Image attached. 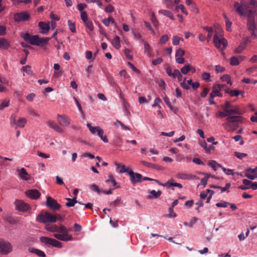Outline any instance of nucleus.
<instances>
[{"label": "nucleus", "mask_w": 257, "mask_h": 257, "mask_svg": "<svg viewBox=\"0 0 257 257\" xmlns=\"http://www.w3.org/2000/svg\"><path fill=\"white\" fill-rule=\"evenodd\" d=\"M115 164L117 168H120L119 171L120 173H123L124 172H127L128 173V172L131 170L129 168H126L125 166L123 165H120L119 164L117 163H115Z\"/></svg>", "instance_id": "obj_26"}, {"label": "nucleus", "mask_w": 257, "mask_h": 257, "mask_svg": "<svg viewBox=\"0 0 257 257\" xmlns=\"http://www.w3.org/2000/svg\"><path fill=\"white\" fill-rule=\"evenodd\" d=\"M213 39L214 43L216 48L221 49H224L226 48L227 45V42L225 38H222L219 39L217 35L215 34L214 36Z\"/></svg>", "instance_id": "obj_9"}, {"label": "nucleus", "mask_w": 257, "mask_h": 257, "mask_svg": "<svg viewBox=\"0 0 257 257\" xmlns=\"http://www.w3.org/2000/svg\"><path fill=\"white\" fill-rule=\"evenodd\" d=\"M39 26L41 29V33L42 34H46L48 33L50 29L49 22L46 23L43 22H40L39 23Z\"/></svg>", "instance_id": "obj_19"}, {"label": "nucleus", "mask_w": 257, "mask_h": 257, "mask_svg": "<svg viewBox=\"0 0 257 257\" xmlns=\"http://www.w3.org/2000/svg\"><path fill=\"white\" fill-rule=\"evenodd\" d=\"M159 13L160 14H161L165 16H167L168 17L170 18L171 20H174V17H173V14L169 11L162 10H160L159 11Z\"/></svg>", "instance_id": "obj_34"}, {"label": "nucleus", "mask_w": 257, "mask_h": 257, "mask_svg": "<svg viewBox=\"0 0 257 257\" xmlns=\"http://www.w3.org/2000/svg\"><path fill=\"white\" fill-rule=\"evenodd\" d=\"M234 7L235 8L236 12L240 16H244L245 15L247 16V14L249 10H247L248 7L245 4H239L238 2H235Z\"/></svg>", "instance_id": "obj_5"}, {"label": "nucleus", "mask_w": 257, "mask_h": 257, "mask_svg": "<svg viewBox=\"0 0 257 257\" xmlns=\"http://www.w3.org/2000/svg\"><path fill=\"white\" fill-rule=\"evenodd\" d=\"M217 163L215 161H211L208 162V165L210 167H211L214 171L216 170V165H217Z\"/></svg>", "instance_id": "obj_55"}, {"label": "nucleus", "mask_w": 257, "mask_h": 257, "mask_svg": "<svg viewBox=\"0 0 257 257\" xmlns=\"http://www.w3.org/2000/svg\"><path fill=\"white\" fill-rule=\"evenodd\" d=\"M173 181L174 180L173 179H171L169 180L166 183L162 184V186L165 187L167 185H169L170 186L178 187L179 188H182V185L181 184L178 183H174Z\"/></svg>", "instance_id": "obj_22"}, {"label": "nucleus", "mask_w": 257, "mask_h": 257, "mask_svg": "<svg viewBox=\"0 0 257 257\" xmlns=\"http://www.w3.org/2000/svg\"><path fill=\"white\" fill-rule=\"evenodd\" d=\"M225 69L224 67L218 65L215 66V71L217 73L223 72Z\"/></svg>", "instance_id": "obj_58"}, {"label": "nucleus", "mask_w": 257, "mask_h": 257, "mask_svg": "<svg viewBox=\"0 0 257 257\" xmlns=\"http://www.w3.org/2000/svg\"><path fill=\"white\" fill-rule=\"evenodd\" d=\"M224 91L226 93L229 94L230 96H238L240 94L243 93V91L238 90H230L226 85Z\"/></svg>", "instance_id": "obj_20"}, {"label": "nucleus", "mask_w": 257, "mask_h": 257, "mask_svg": "<svg viewBox=\"0 0 257 257\" xmlns=\"http://www.w3.org/2000/svg\"><path fill=\"white\" fill-rule=\"evenodd\" d=\"M66 199L68 201L67 203H66V206L70 207L74 206L75 203H77L78 202L76 200V197H74L73 198H66Z\"/></svg>", "instance_id": "obj_29"}, {"label": "nucleus", "mask_w": 257, "mask_h": 257, "mask_svg": "<svg viewBox=\"0 0 257 257\" xmlns=\"http://www.w3.org/2000/svg\"><path fill=\"white\" fill-rule=\"evenodd\" d=\"M22 37L26 42H29L31 45L39 46L38 35L31 36L29 33H26L23 35Z\"/></svg>", "instance_id": "obj_7"}, {"label": "nucleus", "mask_w": 257, "mask_h": 257, "mask_svg": "<svg viewBox=\"0 0 257 257\" xmlns=\"http://www.w3.org/2000/svg\"><path fill=\"white\" fill-rule=\"evenodd\" d=\"M233 111L234 113V114H236L237 115L239 116V115L242 114V112L240 110L239 107L238 106L235 105L233 107Z\"/></svg>", "instance_id": "obj_47"}, {"label": "nucleus", "mask_w": 257, "mask_h": 257, "mask_svg": "<svg viewBox=\"0 0 257 257\" xmlns=\"http://www.w3.org/2000/svg\"><path fill=\"white\" fill-rule=\"evenodd\" d=\"M128 174L130 177L131 181L133 184L141 181L142 178L141 174L135 173L132 170H130V171L128 172Z\"/></svg>", "instance_id": "obj_12"}, {"label": "nucleus", "mask_w": 257, "mask_h": 257, "mask_svg": "<svg viewBox=\"0 0 257 257\" xmlns=\"http://www.w3.org/2000/svg\"><path fill=\"white\" fill-rule=\"evenodd\" d=\"M166 73L169 76L172 77L174 78H175V69L174 70V71L173 72L172 69L170 67H168L166 68Z\"/></svg>", "instance_id": "obj_48"}, {"label": "nucleus", "mask_w": 257, "mask_h": 257, "mask_svg": "<svg viewBox=\"0 0 257 257\" xmlns=\"http://www.w3.org/2000/svg\"><path fill=\"white\" fill-rule=\"evenodd\" d=\"M52 238H50L46 236H41L40 238V241L44 243L47 246L51 245L52 244Z\"/></svg>", "instance_id": "obj_23"}, {"label": "nucleus", "mask_w": 257, "mask_h": 257, "mask_svg": "<svg viewBox=\"0 0 257 257\" xmlns=\"http://www.w3.org/2000/svg\"><path fill=\"white\" fill-rule=\"evenodd\" d=\"M141 163L142 164H143V165H144L146 167H149V168H155V167H156V165L151 164V163H149V162L144 161H142L141 162Z\"/></svg>", "instance_id": "obj_60"}, {"label": "nucleus", "mask_w": 257, "mask_h": 257, "mask_svg": "<svg viewBox=\"0 0 257 257\" xmlns=\"http://www.w3.org/2000/svg\"><path fill=\"white\" fill-rule=\"evenodd\" d=\"M127 65L134 71L137 73H140L141 71L138 69H137L132 63L128 62H127Z\"/></svg>", "instance_id": "obj_61"}, {"label": "nucleus", "mask_w": 257, "mask_h": 257, "mask_svg": "<svg viewBox=\"0 0 257 257\" xmlns=\"http://www.w3.org/2000/svg\"><path fill=\"white\" fill-rule=\"evenodd\" d=\"M22 70L31 76L34 75L33 72L31 69V67L30 65H27L26 66L23 67Z\"/></svg>", "instance_id": "obj_38"}, {"label": "nucleus", "mask_w": 257, "mask_h": 257, "mask_svg": "<svg viewBox=\"0 0 257 257\" xmlns=\"http://www.w3.org/2000/svg\"><path fill=\"white\" fill-rule=\"evenodd\" d=\"M246 171L250 173H247L245 174V176L247 178L250 180H253L254 178H257V173H256L257 171V167L255 169L248 168L246 170Z\"/></svg>", "instance_id": "obj_15"}, {"label": "nucleus", "mask_w": 257, "mask_h": 257, "mask_svg": "<svg viewBox=\"0 0 257 257\" xmlns=\"http://www.w3.org/2000/svg\"><path fill=\"white\" fill-rule=\"evenodd\" d=\"M168 40H169V37H168V35H164L161 37V38L160 39V43L161 44H164L166 42H167L168 41Z\"/></svg>", "instance_id": "obj_52"}, {"label": "nucleus", "mask_w": 257, "mask_h": 257, "mask_svg": "<svg viewBox=\"0 0 257 257\" xmlns=\"http://www.w3.org/2000/svg\"><path fill=\"white\" fill-rule=\"evenodd\" d=\"M15 204L17 209L20 211H27L30 209L29 205L22 200H17L15 202Z\"/></svg>", "instance_id": "obj_11"}, {"label": "nucleus", "mask_w": 257, "mask_h": 257, "mask_svg": "<svg viewBox=\"0 0 257 257\" xmlns=\"http://www.w3.org/2000/svg\"><path fill=\"white\" fill-rule=\"evenodd\" d=\"M27 120L25 118H20L17 122L16 124L19 127H24L26 123Z\"/></svg>", "instance_id": "obj_35"}, {"label": "nucleus", "mask_w": 257, "mask_h": 257, "mask_svg": "<svg viewBox=\"0 0 257 257\" xmlns=\"http://www.w3.org/2000/svg\"><path fill=\"white\" fill-rule=\"evenodd\" d=\"M46 205L47 207L53 210H58L61 208V205L57 201L50 196L47 197Z\"/></svg>", "instance_id": "obj_8"}, {"label": "nucleus", "mask_w": 257, "mask_h": 257, "mask_svg": "<svg viewBox=\"0 0 257 257\" xmlns=\"http://www.w3.org/2000/svg\"><path fill=\"white\" fill-rule=\"evenodd\" d=\"M181 40V38L179 37L178 36H175L173 38L172 40V43L174 45H178L180 43V41Z\"/></svg>", "instance_id": "obj_49"}, {"label": "nucleus", "mask_w": 257, "mask_h": 257, "mask_svg": "<svg viewBox=\"0 0 257 257\" xmlns=\"http://www.w3.org/2000/svg\"><path fill=\"white\" fill-rule=\"evenodd\" d=\"M191 176L189 175L188 174H179L177 175V178L182 179H187L191 178Z\"/></svg>", "instance_id": "obj_57"}, {"label": "nucleus", "mask_w": 257, "mask_h": 257, "mask_svg": "<svg viewBox=\"0 0 257 257\" xmlns=\"http://www.w3.org/2000/svg\"><path fill=\"white\" fill-rule=\"evenodd\" d=\"M162 194V192L160 190H158L156 192L155 190H152L150 192V195H149L148 198L153 199V198H158Z\"/></svg>", "instance_id": "obj_27"}, {"label": "nucleus", "mask_w": 257, "mask_h": 257, "mask_svg": "<svg viewBox=\"0 0 257 257\" xmlns=\"http://www.w3.org/2000/svg\"><path fill=\"white\" fill-rule=\"evenodd\" d=\"M151 22L154 25V27L156 28H157L159 26V22L154 14V13L152 14V17H151Z\"/></svg>", "instance_id": "obj_41"}, {"label": "nucleus", "mask_w": 257, "mask_h": 257, "mask_svg": "<svg viewBox=\"0 0 257 257\" xmlns=\"http://www.w3.org/2000/svg\"><path fill=\"white\" fill-rule=\"evenodd\" d=\"M254 12L252 10H249L247 14V23L246 27L248 31L250 32V34L252 37H256L257 35L255 34L254 30L256 29V25L255 23V20L253 14Z\"/></svg>", "instance_id": "obj_2"}, {"label": "nucleus", "mask_w": 257, "mask_h": 257, "mask_svg": "<svg viewBox=\"0 0 257 257\" xmlns=\"http://www.w3.org/2000/svg\"><path fill=\"white\" fill-rule=\"evenodd\" d=\"M112 44L116 49H118L120 47V39L118 36H116L113 38Z\"/></svg>", "instance_id": "obj_28"}, {"label": "nucleus", "mask_w": 257, "mask_h": 257, "mask_svg": "<svg viewBox=\"0 0 257 257\" xmlns=\"http://www.w3.org/2000/svg\"><path fill=\"white\" fill-rule=\"evenodd\" d=\"M185 54V51L181 49V48H179V49H178L176 52V54H175V56L176 57H182Z\"/></svg>", "instance_id": "obj_51"}, {"label": "nucleus", "mask_w": 257, "mask_h": 257, "mask_svg": "<svg viewBox=\"0 0 257 257\" xmlns=\"http://www.w3.org/2000/svg\"><path fill=\"white\" fill-rule=\"evenodd\" d=\"M225 22H226V30L229 32L231 31V24H232L231 22L228 20V19H226V21Z\"/></svg>", "instance_id": "obj_64"}, {"label": "nucleus", "mask_w": 257, "mask_h": 257, "mask_svg": "<svg viewBox=\"0 0 257 257\" xmlns=\"http://www.w3.org/2000/svg\"><path fill=\"white\" fill-rule=\"evenodd\" d=\"M51 245L58 248H61L62 247V243L60 241L53 238L52 239Z\"/></svg>", "instance_id": "obj_40"}, {"label": "nucleus", "mask_w": 257, "mask_h": 257, "mask_svg": "<svg viewBox=\"0 0 257 257\" xmlns=\"http://www.w3.org/2000/svg\"><path fill=\"white\" fill-rule=\"evenodd\" d=\"M68 25H69V28L70 30V31L72 32V33H75L76 32V29H75V23H73L71 21H70V20H69L68 21Z\"/></svg>", "instance_id": "obj_46"}, {"label": "nucleus", "mask_w": 257, "mask_h": 257, "mask_svg": "<svg viewBox=\"0 0 257 257\" xmlns=\"http://www.w3.org/2000/svg\"><path fill=\"white\" fill-rule=\"evenodd\" d=\"M177 77L179 81H181L182 79V75L178 69H175V78Z\"/></svg>", "instance_id": "obj_50"}, {"label": "nucleus", "mask_w": 257, "mask_h": 257, "mask_svg": "<svg viewBox=\"0 0 257 257\" xmlns=\"http://www.w3.org/2000/svg\"><path fill=\"white\" fill-rule=\"evenodd\" d=\"M14 4L24 3L29 4L32 2V0H11Z\"/></svg>", "instance_id": "obj_54"}, {"label": "nucleus", "mask_w": 257, "mask_h": 257, "mask_svg": "<svg viewBox=\"0 0 257 257\" xmlns=\"http://www.w3.org/2000/svg\"><path fill=\"white\" fill-rule=\"evenodd\" d=\"M30 18V15L27 12L16 13L14 15V20L17 22L28 21L29 20Z\"/></svg>", "instance_id": "obj_10"}, {"label": "nucleus", "mask_w": 257, "mask_h": 257, "mask_svg": "<svg viewBox=\"0 0 257 257\" xmlns=\"http://www.w3.org/2000/svg\"><path fill=\"white\" fill-rule=\"evenodd\" d=\"M10 46L9 42L7 40L3 38L0 39V48L7 49Z\"/></svg>", "instance_id": "obj_24"}, {"label": "nucleus", "mask_w": 257, "mask_h": 257, "mask_svg": "<svg viewBox=\"0 0 257 257\" xmlns=\"http://www.w3.org/2000/svg\"><path fill=\"white\" fill-rule=\"evenodd\" d=\"M114 125L116 127H118V125H119L124 130H130V128L127 126L125 125L123 123L118 120H116V121L114 122Z\"/></svg>", "instance_id": "obj_42"}, {"label": "nucleus", "mask_w": 257, "mask_h": 257, "mask_svg": "<svg viewBox=\"0 0 257 257\" xmlns=\"http://www.w3.org/2000/svg\"><path fill=\"white\" fill-rule=\"evenodd\" d=\"M97 133L98 136L104 143H107L108 142L107 137L106 136H103L104 132L101 128L99 127Z\"/></svg>", "instance_id": "obj_30"}, {"label": "nucleus", "mask_w": 257, "mask_h": 257, "mask_svg": "<svg viewBox=\"0 0 257 257\" xmlns=\"http://www.w3.org/2000/svg\"><path fill=\"white\" fill-rule=\"evenodd\" d=\"M27 196L33 199H37L40 196L41 193L37 189L29 190L25 192Z\"/></svg>", "instance_id": "obj_13"}, {"label": "nucleus", "mask_w": 257, "mask_h": 257, "mask_svg": "<svg viewBox=\"0 0 257 257\" xmlns=\"http://www.w3.org/2000/svg\"><path fill=\"white\" fill-rule=\"evenodd\" d=\"M87 126L89 128L90 132L92 134H94L95 133H97L99 126H92L90 123L87 124Z\"/></svg>", "instance_id": "obj_39"}, {"label": "nucleus", "mask_w": 257, "mask_h": 257, "mask_svg": "<svg viewBox=\"0 0 257 257\" xmlns=\"http://www.w3.org/2000/svg\"><path fill=\"white\" fill-rule=\"evenodd\" d=\"M124 53L128 59L132 60L133 59V56L130 55V53H131V51L130 50L126 49L124 50Z\"/></svg>", "instance_id": "obj_59"}, {"label": "nucleus", "mask_w": 257, "mask_h": 257, "mask_svg": "<svg viewBox=\"0 0 257 257\" xmlns=\"http://www.w3.org/2000/svg\"><path fill=\"white\" fill-rule=\"evenodd\" d=\"M49 125L50 127L53 128L54 130H55L57 132H58V133H62L63 132V130L60 127V126H59L56 123H55L53 122H50L49 123Z\"/></svg>", "instance_id": "obj_31"}, {"label": "nucleus", "mask_w": 257, "mask_h": 257, "mask_svg": "<svg viewBox=\"0 0 257 257\" xmlns=\"http://www.w3.org/2000/svg\"><path fill=\"white\" fill-rule=\"evenodd\" d=\"M12 250V246L11 244L5 241L4 240L0 239V253L3 254H6L11 252Z\"/></svg>", "instance_id": "obj_6"}, {"label": "nucleus", "mask_w": 257, "mask_h": 257, "mask_svg": "<svg viewBox=\"0 0 257 257\" xmlns=\"http://www.w3.org/2000/svg\"><path fill=\"white\" fill-rule=\"evenodd\" d=\"M202 78L205 81H210V74L209 73L205 72L202 74Z\"/></svg>", "instance_id": "obj_56"}, {"label": "nucleus", "mask_w": 257, "mask_h": 257, "mask_svg": "<svg viewBox=\"0 0 257 257\" xmlns=\"http://www.w3.org/2000/svg\"><path fill=\"white\" fill-rule=\"evenodd\" d=\"M58 121L59 124L62 126H68L70 124L69 120L63 115H58Z\"/></svg>", "instance_id": "obj_17"}, {"label": "nucleus", "mask_w": 257, "mask_h": 257, "mask_svg": "<svg viewBox=\"0 0 257 257\" xmlns=\"http://www.w3.org/2000/svg\"><path fill=\"white\" fill-rule=\"evenodd\" d=\"M19 177L25 181H30L32 179L31 176L29 174L24 168L18 170Z\"/></svg>", "instance_id": "obj_14"}, {"label": "nucleus", "mask_w": 257, "mask_h": 257, "mask_svg": "<svg viewBox=\"0 0 257 257\" xmlns=\"http://www.w3.org/2000/svg\"><path fill=\"white\" fill-rule=\"evenodd\" d=\"M109 179H107L106 181V182L107 183H108V182H111L113 184V186L115 187H117L116 186L117 185V183L116 182V181H115V180L114 179V178H113V176L112 175H109Z\"/></svg>", "instance_id": "obj_44"}, {"label": "nucleus", "mask_w": 257, "mask_h": 257, "mask_svg": "<svg viewBox=\"0 0 257 257\" xmlns=\"http://www.w3.org/2000/svg\"><path fill=\"white\" fill-rule=\"evenodd\" d=\"M250 41L248 38H246L245 41L244 42L240 43L238 47L235 49L234 53L236 54L241 53L246 47L247 44Z\"/></svg>", "instance_id": "obj_16"}, {"label": "nucleus", "mask_w": 257, "mask_h": 257, "mask_svg": "<svg viewBox=\"0 0 257 257\" xmlns=\"http://www.w3.org/2000/svg\"><path fill=\"white\" fill-rule=\"evenodd\" d=\"M203 29L208 31L209 33V34H208V36L206 38L208 41H210L212 36V33H213V29L212 28H209L208 27H204Z\"/></svg>", "instance_id": "obj_37"}, {"label": "nucleus", "mask_w": 257, "mask_h": 257, "mask_svg": "<svg viewBox=\"0 0 257 257\" xmlns=\"http://www.w3.org/2000/svg\"><path fill=\"white\" fill-rule=\"evenodd\" d=\"M189 64L185 65L184 67L181 68V72L183 74H187L188 72L189 71Z\"/></svg>", "instance_id": "obj_53"}, {"label": "nucleus", "mask_w": 257, "mask_h": 257, "mask_svg": "<svg viewBox=\"0 0 257 257\" xmlns=\"http://www.w3.org/2000/svg\"><path fill=\"white\" fill-rule=\"evenodd\" d=\"M243 118L238 115L235 116H228L226 118V120H227V122L224 123L222 124L223 126L227 129V127H233L232 131H235L236 128L238 127V125L236 124H232L231 123L237 122H241L242 121Z\"/></svg>", "instance_id": "obj_4"}, {"label": "nucleus", "mask_w": 257, "mask_h": 257, "mask_svg": "<svg viewBox=\"0 0 257 257\" xmlns=\"http://www.w3.org/2000/svg\"><path fill=\"white\" fill-rule=\"evenodd\" d=\"M239 61L237 57L233 56L230 58V64L232 66H237L239 65Z\"/></svg>", "instance_id": "obj_36"}, {"label": "nucleus", "mask_w": 257, "mask_h": 257, "mask_svg": "<svg viewBox=\"0 0 257 257\" xmlns=\"http://www.w3.org/2000/svg\"><path fill=\"white\" fill-rule=\"evenodd\" d=\"M72 229L70 228H67L64 225L60 224V231L62 234L55 233L54 234V236L59 240L62 241H68L72 240L73 237L71 234H69L68 232L71 231Z\"/></svg>", "instance_id": "obj_1"}, {"label": "nucleus", "mask_w": 257, "mask_h": 257, "mask_svg": "<svg viewBox=\"0 0 257 257\" xmlns=\"http://www.w3.org/2000/svg\"><path fill=\"white\" fill-rule=\"evenodd\" d=\"M102 22L106 26H108L110 23L111 24H114V25H116V23H115L114 19L111 17H109L107 19L103 20L102 21Z\"/></svg>", "instance_id": "obj_32"}, {"label": "nucleus", "mask_w": 257, "mask_h": 257, "mask_svg": "<svg viewBox=\"0 0 257 257\" xmlns=\"http://www.w3.org/2000/svg\"><path fill=\"white\" fill-rule=\"evenodd\" d=\"M50 38H43L40 39L39 37L38 43L39 44V46L42 44H46L48 43V41L50 40Z\"/></svg>", "instance_id": "obj_45"}, {"label": "nucleus", "mask_w": 257, "mask_h": 257, "mask_svg": "<svg viewBox=\"0 0 257 257\" xmlns=\"http://www.w3.org/2000/svg\"><path fill=\"white\" fill-rule=\"evenodd\" d=\"M29 250L30 252L34 253L40 257H45L46 256L45 253L43 251L38 249L34 248H29Z\"/></svg>", "instance_id": "obj_25"}, {"label": "nucleus", "mask_w": 257, "mask_h": 257, "mask_svg": "<svg viewBox=\"0 0 257 257\" xmlns=\"http://www.w3.org/2000/svg\"><path fill=\"white\" fill-rule=\"evenodd\" d=\"M85 24V27L88 28L90 31H93V26L92 22L89 20L85 21L83 22Z\"/></svg>", "instance_id": "obj_43"}, {"label": "nucleus", "mask_w": 257, "mask_h": 257, "mask_svg": "<svg viewBox=\"0 0 257 257\" xmlns=\"http://www.w3.org/2000/svg\"><path fill=\"white\" fill-rule=\"evenodd\" d=\"M36 220L41 223H46L47 222L54 223L56 222V217L54 214H51L48 212H45L44 213L39 214Z\"/></svg>", "instance_id": "obj_3"}, {"label": "nucleus", "mask_w": 257, "mask_h": 257, "mask_svg": "<svg viewBox=\"0 0 257 257\" xmlns=\"http://www.w3.org/2000/svg\"><path fill=\"white\" fill-rule=\"evenodd\" d=\"M221 88H226V85L225 84H214L212 87V92H211L214 95L216 96L221 91Z\"/></svg>", "instance_id": "obj_18"}, {"label": "nucleus", "mask_w": 257, "mask_h": 257, "mask_svg": "<svg viewBox=\"0 0 257 257\" xmlns=\"http://www.w3.org/2000/svg\"><path fill=\"white\" fill-rule=\"evenodd\" d=\"M45 229L47 231H49L51 232H59L61 233L60 231V225L58 226L56 225H53L51 226H49L48 225L45 226Z\"/></svg>", "instance_id": "obj_21"}, {"label": "nucleus", "mask_w": 257, "mask_h": 257, "mask_svg": "<svg viewBox=\"0 0 257 257\" xmlns=\"http://www.w3.org/2000/svg\"><path fill=\"white\" fill-rule=\"evenodd\" d=\"M234 155L238 159H242V157H245L247 156L245 153H240L237 152H234Z\"/></svg>", "instance_id": "obj_62"}, {"label": "nucleus", "mask_w": 257, "mask_h": 257, "mask_svg": "<svg viewBox=\"0 0 257 257\" xmlns=\"http://www.w3.org/2000/svg\"><path fill=\"white\" fill-rule=\"evenodd\" d=\"M220 79L222 81H226L227 84L231 85L232 84V82L231 80V78L230 76L228 74H224L220 77Z\"/></svg>", "instance_id": "obj_33"}, {"label": "nucleus", "mask_w": 257, "mask_h": 257, "mask_svg": "<svg viewBox=\"0 0 257 257\" xmlns=\"http://www.w3.org/2000/svg\"><path fill=\"white\" fill-rule=\"evenodd\" d=\"M81 19L83 22L88 20L87 17V14L85 11L81 12Z\"/></svg>", "instance_id": "obj_63"}]
</instances>
